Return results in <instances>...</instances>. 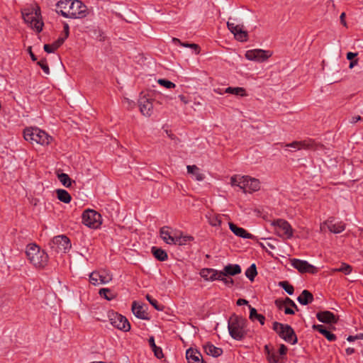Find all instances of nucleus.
I'll use <instances>...</instances> for the list:
<instances>
[{
  "mask_svg": "<svg viewBox=\"0 0 363 363\" xmlns=\"http://www.w3.org/2000/svg\"><path fill=\"white\" fill-rule=\"evenodd\" d=\"M246 323L247 320L245 318L233 314L230 317L228 323V331L230 336L236 340H242L247 334L245 328Z\"/></svg>",
  "mask_w": 363,
  "mask_h": 363,
  "instance_id": "f257e3e1",
  "label": "nucleus"
},
{
  "mask_svg": "<svg viewBox=\"0 0 363 363\" xmlns=\"http://www.w3.org/2000/svg\"><path fill=\"white\" fill-rule=\"evenodd\" d=\"M26 256L35 267L43 268L48 262V255L35 244H30L26 248Z\"/></svg>",
  "mask_w": 363,
  "mask_h": 363,
  "instance_id": "f03ea898",
  "label": "nucleus"
},
{
  "mask_svg": "<svg viewBox=\"0 0 363 363\" xmlns=\"http://www.w3.org/2000/svg\"><path fill=\"white\" fill-rule=\"evenodd\" d=\"M160 233L161 238L169 245H183L193 240V237L183 236L181 232L172 230L167 226L162 227Z\"/></svg>",
  "mask_w": 363,
  "mask_h": 363,
  "instance_id": "7ed1b4c3",
  "label": "nucleus"
},
{
  "mask_svg": "<svg viewBox=\"0 0 363 363\" xmlns=\"http://www.w3.org/2000/svg\"><path fill=\"white\" fill-rule=\"evenodd\" d=\"M21 13L26 23L38 33L42 31L44 23L41 19L40 9L38 6L24 9Z\"/></svg>",
  "mask_w": 363,
  "mask_h": 363,
  "instance_id": "20e7f679",
  "label": "nucleus"
},
{
  "mask_svg": "<svg viewBox=\"0 0 363 363\" xmlns=\"http://www.w3.org/2000/svg\"><path fill=\"white\" fill-rule=\"evenodd\" d=\"M230 184L232 186H238L244 193L257 191L260 188L259 181L249 176H233Z\"/></svg>",
  "mask_w": 363,
  "mask_h": 363,
  "instance_id": "39448f33",
  "label": "nucleus"
},
{
  "mask_svg": "<svg viewBox=\"0 0 363 363\" xmlns=\"http://www.w3.org/2000/svg\"><path fill=\"white\" fill-rule=\"evenodd\" d=\"M24 139L30 143H35L40 145H48L52 140V137L45 131L38 128H27L23 131Z\"/></svg>",
  "mask_w": 363,
  "mask_h": 363,
  "instance_id": "423d86ee",
  "label": "nucleus"
},
{
  "mask_svg": "<svg viewBox=\"0 0 363 363\" xmlns=\"http://www.w3.org/2000/svg\"><path fill=\"white\" fill-rule=\"evenodd\" d=\"M273 330L286 342L291 345H294L297 342L296 335L290 325L274 322L273 323Z\"/></svg>",
  "mask_w": 363,
  "mask_h": 363,
  "instance_id": "0eeeda50",
  "label": "nucleus"
},
{
  "mask_svg": "<svg viewBox=\"0 0 363 363\" xmlns=\"http://www.w3.org/2000/svg\"><path fill=\"white\" fill-rule=\"evenodd\" d=\"M68 8L67 13H63V16L69 18H82L86 17L89 11L85 4L79 0H73Z\"/></svg>",
  "mask_w": 363,
  "mask_h": 363,
  "instance_id": "6e6552de",
  "label": "nucleus"
},
{
  "mask_svg": "<svg viewBox=\"0 0 363 363\" xmlns=\"http://www.w3.org/2000/svg\"><path fill=\"white\" fill-rule=\"evenodd\" d=\"M82 223L92 228H97L101 224V216L94 210L87 209L82 213Z\"/></svg>",
  "mask_w": 363,
  "mask_h": 363,
  "instance_id": "1a4fd4ad",
  "label": "nucleus"
},
{
  "mask_svg": "<svg viewBox=\"0 0 363 363\" xmlns=\"http://www.w3.org/2000/svg\"><path fill=\"white\" fill-rule=\"evenodd\" d=\"M49 245L57 252L66 253L71 248L69 239L63 235L55 236Z\"/></svg>",
  "mask_w": 363,
  "mask_h": 363,
  "instance_id": "9d476101",
  "label": "nucleus"
},
{
  "mask_svg": "<svg viewBox=\"0 0 363 363\" xmlns=\"http://www.w3.org/2000/svg\"><path fill=\"white\" fill-rule=\"evenodd\" d=\"M272 225L275 228L276 233L279 237L287 239L292 238L293 229L286 220L283 219H277L272 221Z\"/></svg>",
  "mask_w": 363,
  "mask_h": 363,
  "instance_id": "9b49d317",
  "label": "nucleus"
},
{
  "mask_svg": "<svg viewBox=\"0 0 363 363\" xmlns=\"http://www.w3.org/2000/svg\"><path fill=\"white\" fill-rule=\"evenodd\" d=\"M111 324L118 330L128 332L130 329V325L127 318L117 313L110 315Z\"/></svg>",
  "mask_w": 363,
  "mask_h": 363,
  "instance_id": "f8f14e48",
  "label": "nucleus"
},
{
  "mask_svg": "<svg viewBox=\"0 0 363 363\" xmlns=\"http://www.w3.org/2000/svg\"><path fill=\"white\" fill-rule=\"evenodd\" d=\"M272 55L269 50H264L261 49H255L247 50L245 53V57L249 60L257 62H264Z\"/></svg>",
  "mask_w": 363,
  "mask_h": 363,
  "instance_id": "ddd939ff",
  "label": "nucleus"
},
{
  "mask_svg": "<svg viewBox=\"0 0 363 363\" xmlns=\"http://www.w3.org/2000/svg\"><path fill=\"white\" fill-rule=\"evenodd\" d=\"M93 285L106 284L112 280V276L106 272H93L89 275Z\"/></svg>",
  "mask_w": 363,
  "mask_h": 363,
  "instance_id": "4468645a",
  "label": "nucleus"
},
{
  "mask_svg": "<svg viewBox=\"0 0 363 363\" xmlns=\"http://www.w3.org/2000/svg\"><path fill=\"white\" fill-rule=\"evenodd\" d=\"M291 265L301 273H311L315 274L317 272V269L312 264H309L306 260L298 259H293L291 260Z\"/></svg>",
  "mask_w": 363,
  "mask_h": 363,
  "instance_id": "2eb2a0df",
  "label": "nucleus"
},
{
  "mask_svg": "<svg viewBox=\"0 0 363 363\" xmlns=\"http://www.w3.org/2000/svg\"><path fill=\"white\" fill-rule=\"evenodd\" d=\"M138 104L140 111L143 116L147 117L152 116L153 113V105L151 100L143 96L139 99Z\"/></svg>",
  "mask_w": 363,
  "mask_h": 363,
  "instance_id": "dca6fc26",
  "label": "nucleus"
},
{
  "mask_svg": "<svg viewBox=\"0 0 363 363\" xmlns=\"http://www.w3.org/2000/svg\"><path fill=\"white\" fill-rule=\"evenodd\" d=\"M316 318L320 322L324 323H335L338 319L332 312L328 311L318 313Z\"/></svg>",
  "mask_w": 363,
  "mask_h": 363,
  "instance_id": "f3484780",
  "label": "nucleus"
},
{
  "mask_svg": "<svg viewBox=\"0 0 363 363\" xmlns=\"http://www.w3.org/2000/svg\"><path fill=\"white\" fill-rule=\"evenodd\" d=\"M200 275L205 280L212 281L219 279L220 271L211 268H204L201 270Z\"/></svg>",
  "mask_w": 363,
  "mask_h": 363,
  "instance_id": "a211bd4d",
  "label": "nucleus"
},
{
  "mask_svg": "<svg viewBox=\"0 0 363 363\" xmlns=\"http://www.w3.org/2000/svg\"><path fill=\"white\" fill-rule=\"evenodd\" d=\"M241 272V267L239 264H229L224 267L222 271H220L219 277H222V276H235Z\"/></svg>",
  "mask_w": 363,
  "mask_h": 363,
  "instance_id": "6ab92c4d",
  "label": "nucleus"
},
{
  "mask_svg": "<svg viewBox=\"0 0 363 363\" xmlns=\"http://www.w3.org/2000/svg\"><path fill=\"white\" fill-rule=\"evenodd\" d=\"M144 308V305L139 304L136 301L133 302L132 311L135 317L142 320H147V314Z\"/></svg>",
  "mask_w": 363,
  "mask_h": 363,
  "instance_id": "aec40b11",
  "label": "nucleus"
},
{
  "mask_svg": "<svg viewBox=\"0 0 363 363\" xmlns=\"http://www.w3.org/2000/svg\"><path fill=\"white\" fill-rule=\"evenodd\" d=\"M324 224L326 225L328 229L333 233H340L342 232L345 228V225L343 223H342V222L334 223L333 219H331V220L328 219V220H326Z\"/></svg>",
  "mask_w": 363,
  "mask_h": 363,
  "instance_id": "412c9836",
  "label": "nucleus"
},
{
  "mask_svg": "<svg viewBox=\"0 0 363 363\" xmlns=\"http://www.w3.org/2000/svg\"><path fill=\"white\" fill-rule=\"evenodd\" d=\"M229 228L235 235L240 238L252 239L254 237L252 234L247 233L244 228L238 227L233 223H229Z\"/></svg>",
  "mask_w": 363,
  "mask_h": 363,
  "instance_id": "4be33fe9",
  "label": "nucleus"
},
{
  "mask_svg": "<svg viewBox=\"0 0 363 363\" xmlns=\"http://www.w3.org/2000/svg\"><path fill=\"white\" fill-rule=\"evenodd\" d=\"M286 147H291L296 150L313 149L314 143L311 140L295 141L286 145Z\"/></svg>",
  "mask_w": 363,
  "mask_h": 363,
  "instance_id": "5701e85b",
  "label": "nucleus"
},
{
  "mask_svg": "<svg viewBox=\"0 0 363 363\" xmlns=\"http://www.w3.org/2000/svg\"><path fill=\"white\" fill-rule=\"evenodd\" d=\"M203 350L208 355H211L213 357H218L223 354V350L220 347H217L211 342H206L203 345Z\"/></svg>",
  "mask_w": 363,
  "mask_h": 363,
  "instance_id": "b1692460",
  "label": "nucleus"
},
{
  "mask_svg": "<svg viewBox=\"0 0 363 363\" xmlns=\"http://www.w3.org/2000/svg\"><path fill=\"white\" fill-rule=\"evenodd\" d=\"M186 357L189 363H204L203 359H200L201 357V353L191 348L186 350Z\"/></svg>",
  "mask_w": 363,
  "mask_h": 363,
  "instance_id": "393cba45",
  "label": "nucleus"
},
{
  "mask_svg": "<svg viewBox=\"0 0 363 363\" xmlns=\"http://www.w3.org/2000/svg\"><path fill=\"white\" fill-rule=\"evenodd\" d=\"M297 301L301 305L306 306L313 301V296L309 291L303 290L297 298Z\"/></svg>",
  "mask_w": 363,
  "mask_h": 363,
  "instance_id": "a878e982",
  "label": "nucleus"
},
{
  "mask_svg": "<svg viewBox=\"0 0 363 363\" xmlns=\"http://www.w3.org/2000/svg\"><path fill=\"white\" fill-rule=\"evenodd\" d=\"M73 0H60L56 4V11L63 16V13H67L68 8H70V4Z\"/></svg>",
  "mask_w": 363,
  "mask_h": 363,
  "instance_id": "bb28decb",
  "label": "nucleus"
},
{
  "mask_svg": "<svg viewBox=\"0 0 363 363\" xmlns=\"http://www.w3.org/2000/svg\"><path fill=\"white\" fill-rule=\"evenodd\" d=\"M313 328L319 331L327 338L328 340L330 342L335 341L336 340V336L333 333L324 328L323 325H313Z\"/></svg>",
  "mask_w": 363,
  "mask_h": 363,
  "instance_id": "cd10ccee",
  "label": "nucleus"
},
{
  "mask_svg": "<svg viewBox=\"0 0 363 363\" xmlns=\"http://www.w3.org/2000/svg\"><path fill=\"white\" fill-rule=\"evenodd\" d=\"M187 172L189 174H193L195 177V179L197 181H203L204 179V175L200 172L199 169L196 165H188L186 167Z\"/></svg>",
  "mask_w": 363,
  "mask_h": 363,
  "instance_id": "c85d7f7f",
  "label": "nucleus"
},
{
  "mask_svg": "<svg viewBox=\"0 0 363 363\" xmlns=\"http://www.w3.org/2000/svg\"><path fill=\"white\" fill-rule=\"evenodd\" d=\"M151 250L155 257L159 261L163 262L167 259V253L164 250L152 247Z\"/></svg>",
  "mask_w": 363,
  "mask_h": 363,
  "instance_id": "c756f323",
  "label": "nucleus"
},
{
  "mask_svg": "<svg viewBox=\"0 0 363 363\" xmlns=\"http://www.w3.org/2000/svg\"><path fill=\"white\" fill-rule=\"evenodd\" d=\"M250 308V318L252 320H255L257 319L261 325L264 324L265 317L262 315L259 314L257 312V310L255 308H252L251 306H249Z\"/></svg>",
  "mask_w": 363,
  "mask_h": 363,
  "instance_id": "7c9ffc66",
  "label": "nucleus"
},
{
  "mask_svg": "<svg viewBox=\"0 0 363 363\" xmlns=\"http://www.w3.org/2000/svg\"><path fill=\"white\" fill-rule=\"evenodd\" d=\"M57 199L65 203H69L71 201L72 197L70 194L64 189H57L56 191Z\"/></svg>",
  "mask_w": 363,
  "mask_h": 363,
  "instance_id": "2f4dec72",
  "label": "nucleus"
},
{
  "mask_svg": "<svg viewBox=\"0 0 363 363\" xmlns=\"http://www.w3.org/2000/svg\"><path fill=\"white\" fill-rule=\"evenodd\" d=\"M148 342H149V345H150V347L152 348V351L154 352L155 355L159 359L162 358L163 357L162 350L161 347H157L155 345L154 337L151 336L149 338Z\"/></svg>",
  "mask_w": 363,
  "mask_h": 363,
  "instance_id": "473e14b6",
  "label": "nucleus"
},
{
  "mask_svg": "<svg viewBox=\"0 0 363 363\" xmlns=\"http://www.w3.org/2000/svg\"><path fill=\"white\" fill-rule=\"evenodd\" d=\"M172 40L174 44H179V45H181L182 47H185V48H193L195 50V52L196 54L199 53L200 48H199V46L196 44L182 43L179 39H178L177 38H173Z\"/></svg>",
  "mask_w": 363,
  "mask_h": 363,
  "instance_id": "72a5a7b5",
  "label": "nucleus"
},
{
  "mask_svg": "<svg viewBox=\"0 0 363 363\" xmlns=\"http://www.w3.org/2000/svg\"><path fill=\"white\" fill-rule=\"evenodd\" d=\"M208 223L212 226H220L221 225V216L213 213L206 216Z\"/></svg>",
  "mask_w": 363,
  "mask_h": 363,
  "instance_id": "f704fd0d",
  "label": "nucleus"
},
{
  "mask_svg": "<svg viewBox=\"0 0 363 363\" xmlns=\"http://www.w3.org/2000/svg\"><path fill=\"white\" fill-rule=\"evenodd\" d=\"M257 274V272L255 264H252L245 271V276L252 281H254Z\"/></svg>",
  "mask_w": 363,
  "mask_h": 363,
  "instance_id": "c9c22d12",
  "label": "nucleus"
},
{
  "mask_svg": "<svg viewBox=\"0 0 363 363\" xmlns=\"http://www.w3.org/2000/svg\"><path fill=\"white\" fill-rule=\"evenodd\" d=\"M57 178L60 182L65 187H69L72 184V180L68 176V174L65 173L58 174Z\"/></svg>",
  "mask_w": 363,
  "mask_h": 363,
  "instance_id": "e433bc0d",
  "label": "nucleus"
},
{
  "mask_svg": "<svg viewBox=\"0 0 363 363\" xmlns=\"http://www.w3.org/2000/svg\"><path fill=\"white\" fill-rule=\"evenodd\" d=\"M245 90L242 87H228L225 89L224 92L234 95H245Z\"/></svg>",
  "mask_w": 363,
  "mask_h": 363,
  "instance_id": "4c0bfd02",
  "label": "nucleus"
},
{
  "mask_svg": "<svg viewBox=\"0 0 363 363\" xmlns=\"http://www.w3.org/2000/svg\"><path fill=\"white\" fill-rule=\"evenodd\" d=\"M227 26L229 30L235 36V34L238 33L239 30L243 29V25H235L233 23L227 22Z\"/></svg>",
  "mask_w": 363,
  "mask_h": 363,
  "instance_id": "58836bf2",
  "label": "nucleus"
},
{
  "mask_svg": "<svg viewBox=\"0 0 363 363\" xmlns=\"http://www.w3.org/2000/svg\"><path fill=\"white\" fill-rule=\"evenodd\" d=\"M99 295L106 300L111 301L114 298V296L111 294V291L108 288H102L99 290Z\"/></svg>",
  "mask_w": 363,
  "mask_h": 363,
  "instance_id": "ea45409f",
  "label": "nucleus"
},
{
  "mask_svg": "<svg viewBox=\"0 0 363 363\" xmlns=\"http://www.w3.org/2000/svg\"><path fill=\"white\" fill-rule=\"evenodd\" d=\"M279 286H281L289 295H292L294 291V286L288 283L286 281H280Z\"/></svg>",
  "mask_w": 363,
  "mask_h": 363,
  "instance_id": "a19ab883",
  "label": "nucleus"
},
{
  "mask_svg": "<svg viewBox=\"0 0 363 363\" xmlns=\"http://www.w3.org/2000/svg\"><path fill=\"white\" fill-rule=\"evenodd\" d=\"M334 272H340L345 274H350L352 272V267L346 263H342L339 268L333 269Z\"/></svg>",
  "mask_w": 363,
  "mask_h": 363,
  "instance_id": "79ce46f5",
  "label": "nucleus"
},
{
  "mask_svg": "<svg viewBox=\"0 0 363 363\" xmlns=\"http://www.w3.org/2000/svg\"><path fill=\"white\" fill-rule=\"evenodd\" d=\"M235 38L240 42H246L248 39V34L244 29L239 30L238 33L235 34Z\"/></svg>",
  "mask_w": 363,
  "mask_h": 363,
  "instance_id": "37998d69",
  "label": "nucleus"
},
{
  "mask_svg": "<svg viewBox=\"0 0 363 363\" xmlns=\"http://www.w3.org/2000/svg\"><path fill=\"white\" fill-rule=\"evenodd\" d=\"M157 82L159 84L166 87L167 89H172L176 86V85L173 82L164 79H158Z\"/></svg>",
  "mask_w": 363,
  "mask_h": 363,
  "instance_id": "c03bdc74",
  "label": "nucleus"
},
{
  "mask_svg": "<svg viewBox=\"0 0 363 363\" xmlns=\"http://www.w3.org/2000/svg\"><path fill=\"white\" fill-rule=\"evenodd\" d=\"M146 298L149 301V303L157 311H162V308L160 307V306L158 304V302L154 299L151 296L146 295Z\"/></svg>",
  "mask_w": 363,
  "mask_h": 363,
  "instance_id": "a18cd8bd",
  "label": "nucleus"
},
{
  "mask_svg": "<svg viewBox=\"0 0 363 363\" xmlns=\"http://www.w3.org/2000/svg\"><path fill=\"white\" fill-rule=\"evenodd\" d=\"M38 65L41 67V69L46 74H50V69L45 59H43L40 61L38 62Z\"/></svg>",
  "mask_w": 363,
  "mask_h": 363,
  "instance_id": "49530a36",
  "label": "nucleus"
},
{
  "mask_svg": "<svg viewBox=\"0 0 363 363\" xmlns=\"http://www.w3.org/2000/svg\"><path fill=\"white\" fill-rule=\"evenodd\" d=\"M267 359L270 363H279V358L275 353H270L268 354Z\"/></svg>",
  "mask_w": 363,
  "mask_h": 363,
  "instance_id": "de8ad7c7",
  "label": "nucleus"
},
{
  "mask_svg": "<svg viewBox=\"0 0 363 363\" xmlns=\"http://www.w3.org/2000/svg\"><path fill=\"white\" fill-rule=\"evenodd\" d=\"M65 38L60 37L56 41H55L52 45L54 49L57 50L60 48L65 40Z\"/></svg>",
  "mask_w": 363,
  "mask_h": 363,
  "instance_id": "09e8293b",
  "label": "nucleus"
},
{
  "mask_svg": "<svg viewBox=\"0 0 363 363\" xmlns=\"http://www.w3.org/2000/svg\"><path fill=\"white\" fill-rule=\"evenodd\" d=\"M274 303L279 310H281L286 305L285 299L278 298L275 300Z\"/></svg>",
  "mask_w": 363,
  "mask_h": 363,
  "instance_id": "8fccbe9b",
  "label": "nucleus"
},
{
  "mask_svg": "<svg viewBox=\"0 0 363 363\" xmlns=\"http://www.w3.org/2000/svg\"><path fill=\"white\" fill-rule=\"evenodd\" d=\"M225 276H222V277H219L218 280L222 281L225 285L231 286L233 284L234 281L232 279H227L225 277Z\"/></svg>",
  "mask_w": 363,
  "mask_h": 363,
  "instance_id": "3c124183",
  "label": "nucleus"
},
{
  "mask_svg": "<svg viewBox=\"0 0 363 363\" xmlns=\"http://www.w3.org/2000/svg\"><path fill=\"white\" fill-rule=\"evenodd\" d=\"M43 48L44 50L48 53H52L54 52L55 50H56L55 49H54L52 44H45Z\"/></svg>",
  "mask_w": 363,
  "mask_h": 363,
  "instance_id": "603ef678",
  "label": "nucleus"
},
{
  "mask_svg": "<svg viewBox=\"0 0 363 363\" xmlns=\"http://www.w3.org/2000/svg\"><path fill=\"white\" fill-rule=\"evenodd\" d=\"M285 302H286V304H289V305H290L291 306H292V307L295 308L297 311L298 310V307H297V306H296V303H294V301L293 300H291L290 298L286 297V298H285Z\"/></svg>",
  "mask_w": 363,
  "mask_h": 363,
  "instance_id": "864d4df0",
  "label": "nucleus"
},
{
  "mask_svg": "<svg viewBox=\"0 0 363 363\" xmlns=\"http://www.w3.org/2000/svg\"><path fill=\"white\" fill-rule=\"evenodd\" d=\"M64 33H65V35L62 37V38H65V39L67 38V37L69 36V25L65 23H64Z\"/></svg>",
  "mask_w": 363,
  "mask_h": 363,
  "instance_id": "5fc2aeb1",
  "label": "nucleus"
},
{
  "mask_svg": "<svg viewBox=\"0 0 363 363\" xmlns=\"http://www.w3.org/2000/svg\"><path fill=\"white\" fill-rule=\"evenodd\" d=\"M287 351V347L284 345H281L279 347V352L281 355L286 354Z\"/></svg>",
  "mask_w": 363,
  "mask_h": 363,
  "instance_id": "6e6d98bb",
  "label": "nucleus"
},
{
  "mask_svg": "<svg viewBox=\"0 0 363 363\" xmlns=\"http://www.w3.org/2000/svg\"><path fill=\"white\" fill-rule=\"evenodd\" d=\"M357 55L356 52H349L347 54V59L349 60H354L353 59Z\"/></svg>",
  "mask_w": 363,
  "mask_h": 363,
  "instance_id": "4d7b16f0",
  "label": "nucleus"
},
{
  "mask_svg": "<svg viewBox=\"0 0 363 363\" xmlns=\"http://www.w3.org/2000/svg\"><path fill=\"white\" fill-rule=\"evenodd\" d=\"M345 13H344V12H343V13H341V15H340V22H341V23H342L344 26H345V27H346V26H347V23H346V21H345Z\"/></svg>",
  "mask_w": 363,
  "mask_h": 363,
  "instance_id": "13d9d810",
  "label": "nucleus"
},
{
  "mask_svg": "<svg viewBox=\"0 0 363 363\" xmlns=\"http://www.w3.org/2000/svg\"><path fill=\"white\" fill-rule=\"evenodd\" d=\"M248 303V301L243 298H239L237 301V305L238 306H242V305H247Z\"/></svg>",
  "mask_w": 363,
  "mask_h": 363,
  "instance_id": "bf43d9fd",
  "label": "nucleus"
},
{
  "mask_svg": "<svg viewBox=\"0 0 363 363\" xmlns=\"http://www.w3.org/2000/svg\"><path fill=\"white\" fill-rule=\"evenodd\" d=\"M28 50V52H29V54H30V56L32 60L36 61L37 57L33 53V52L31 50V47H29Z\"/></svg>",
  "mask_w": 363,
  "mask_h": 363,
  "instance_id": "052dcab7",
  "label": "nucleus"
},
{
  "mask_svg": "<svg viewBox=\"0 0 363 363\" xmlns=\"http://www.w3.org/2000/svg\"><path fill=\"white\" fill-rule=\"evenodd\" d=\"M284 313L288 315L294 314V311L290 308L286 307L284 309Z\"/></svg>",
  "mask_w": 363,
  "mask_h": 363,
  "instance_id": "680f3d73",
  "label": "nucleus"
},
{
  "mask_svg": "<svg viewBox=\"0 0 363 363\" xmlns=\"http://www.w3.org/2000/svg\"><path fill=\"white\" fill-rule=\"evenodd\" d=\"M358 63V60L357 59H355L354 60H352L349 65V67L350 69L353 68L355 65H357Z\"/></svg>",
  "mask_w": 363,
  "mask_h": 363,
  "instance_id": "e2e57ef3",
  "label": "nucleus"
},
{
  "mask_svg": "<svg viewBox=\"0 0 363 363\" xmlns=\"http://www.w3.org/2000/svg\"><path fill=\"white\" fill-rule=\"evenodd\" d=\"M361 120H362V118H361V116H354V117H353V118H352V121H351V122H352V123H357V121H361Z\"/></svg>",
  "mask_w": 363,
  "mask_h": 363,
  "instance_id": "0e129e2a",
  "label": "nucleus"
},
{
  "mask_svg": "<svg viewBox=\"0 0 363 363\" xmlns=\"http://www.w3.org/2000/svg\"><path fill=\"white\" fill-rule=\"evenodd\" d=\"M345 351H346L347 354L350 355L354 352V349L352 348V347H348L346 349Z\"/></svg>",
  "mask_w": 363,
  "mask_h": 363,
  "instance_id": "69168bd1",
  "label": "nucleus"
},
{
  "mask_svg": "<svg viewBox=\"0 0 363 363\" xmlns=\"http://www.w3.org/2000/svg\"><path fill=\"white\" fill-rule=\"evenodd\" d=\"M347 341L352 342L357 340L356 335H350L347 338Z\"/></svg>",
  "mask_w": 363,
  "mask_h": 363,
  "instance_id": "338daca9",
  "label": "nucleus"
},
{
  "mask_svg": "<svg viewBox=\"0 0 363 363\" xmlns=\"http://www.w3.org/2000/svg\"><path fill=\"white\" fill-rule=\"evenodd\" d=\"M179 98L184 104H186L188 103V101L186 99V97L184 96L179 95Z\"/></svg>",
  "mask_w": 363,
  "mask_h": 363,
  "instance_id": "774afa93",
  "label": "nucleus"
}]
</instances>
